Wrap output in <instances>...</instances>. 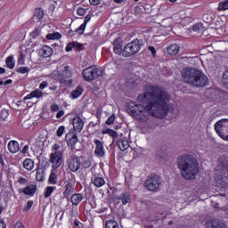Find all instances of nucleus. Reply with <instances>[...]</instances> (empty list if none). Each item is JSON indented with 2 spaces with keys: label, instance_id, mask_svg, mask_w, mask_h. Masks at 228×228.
<instances>
[{
  "label": "nucleus",
  "instance_id": "f257e3e1",
  "mask_svg": "<svg viewBox=\"0 0 228 228\" xmlns=\"http://www.w3.org/2000/svg\"><path fill=\"white\" fill-rule=\"evenodd\" d=\"M148 90L137 96V102L131 101L126 103L127 113L139 122H147L151 115L155 118H165L170 111V94L167 91L158 86H150Z\"/></svg>",
  "mask_w": 228,
  "mask_h": 228
},
{
  "label": "nucleus",
  "instance_id": "f03ea898",
  "mask_svg": "<svg viewBox=\"0 0 228 228\" xmlns=\"http://www.w3.org/2000/svg\"><path fill=\"white\" fill-rule=\"evenodd\" d=\"M177 165L182 177L186 179V181H191L199 175V162L193 155L178 157Z\"/></svg>",
  "mask_w": 228,
  "mask_h": 228
},
{
  "label": "nucleus",
  "instance_id": "7ed1b4c3",
  "mask_svg": "<svg viewBox=\"0 0 228 228\" xmlns=\"http://www.w3.org/2000/svg\"><path fill=\"white\" fill-rule=\"evenodd\" d=\"M182 77L187 85L190 86H195V88H203L208 86L209 79L208 76L199 69L193 68H186L182 71Z\"/></svg>",
  "mask_w": 228,
  "mask_h": 228
},
{
  "label": "nucleus",
  "instance_id": "20e7f679",
  "mask_svg": "<svg viewBox=\"0 0 228 228\" xmlns=\"http://www.w3.org/2000/svg\"><path fill=\"white\" fill-rule=\"evenodd\" d=\"M217 168L220 169L221 175L215 177L216 186L223 191L228 190V157L223 155L218 159Z\"/></svg>",
  "mask_w": 228,
  "mask_h": 228
},
{
  "label": "nucleus",
  "instance_id": "39448f33",
  "mask_svg": "<svg viewBox=\"0 0 228 228\" xmlns=\"http://www.w3.org/2000/svg\"><path fill=\"white\" fill-rule=\"evenodd\" d=\"M143 47V41L142 39L135 38L133 41L127 43L123 48V58H131L134 54H138Z\"/></svg>",
  "mask_w": 228,
  "mask_h": 228
},
{
  "label": "nucleus",
  "instance_id": "423d86ee",
  "mask_svg": "<svg viewBox=\"0 0 228 228\" xmlns=\"http://www.w3.org/2000/svg\"><path fill=\"white\" fill-rule=\"evenodd\" d=\"M102 69L97 68V66L93 65L89 66L88 68L83 69L82 76L85 81L87 83H92L94 79H99V77H102Z\"/></svg>",
  "mask_w": 228,
  "mask_h": 228
},
{
  "label": "nucleus",
  "instance_id": "0eeeda50",
  "mask_svg": "<svg viewBox=\"0 0 228 228\" xmlns=\"http://www.w3.org/2000/svg\"><path fill=\"white\" fill-rule=\"evenodd\" d=\"M65 142L72 152H79V151H81V148H77V144L80 142L79 138L77 137V133H76L75 130H69L65 135Z\"/></svg>",
  "mask_w": 228,
  "mask_h": 228
},
{
  "label": "nucleus",
  "instance_id": "6e6552de",
  "mask_svg": "<svg viewBox=\"0 0 228 228\" xmlns=\"http://www.w3.org/2000/svg\"><path fill=\"white\" fill-rule=\"evenodd\" d=\"M215 131L224 142H228V119L223 118L215 124Z\"/></svg>",
  "mask_w": 228,
  "mask_h": 228
},
{
  "label": "nucleus",
  "instance_id": "1a4fd4ad",
  "mask_svg": "<svg viewBox=\"0 0 228 228\" xmlns=\"http://www.w3.org/2000/svg\"><path fill=\"white\" fill-rule=\"evenodd\" d=\"M49 163H51L53 170H58L63 165V151L52 152L49 156Z\"/></svg>",
  "mask_w": 228,
  "mask_h": 228
},
{
  "label": "nucleus",
  "instance_id": "9d476101",
  "mask_svg": "<svg viewBox=\"0 0 228 228\" xmlns=\"http://www.w3.org/2000/svg\"><path fill=\"white\" fill-rule=\"evenodd\" d=\"M161 184V180L157 175H150L145 181V188L149 191H157L159 190V185Z\"/></svg>",
  "mask_w": 228,
  "mask_h": 228
},
{
  "label": "nucleus",
  "instance_id": "9b49d317",
  "mask_svg": "<svg viewBox=\"0 0 228 228\" xmlns=\"http://www.w3.org/2000/svg\"><path fill=\"white\" fill-rule=\"evenodd\" d=\"M66 163L70 172H77L81 167V159L77 155H70Z\"/></svg>",
  "mask_w": 228,
  "mask_h": 228
},
{
  "label": "nucleus",
  "instance_id": "f8f14e48",
  "mask_svg": "<svg viewBox=\"0 0 228 228\" xmlns=\"http://www.w3.org/2000/svg\"><path fill=\"white\" fill-rule=\"evenodd\" d=\"M37 190L38 188L37 187V184L32 183L18 189V193L20 195H26V197H35V193H37Z\"/></svg>",
  "mask_w": 228,
  "mask_h": 228
},
{
  "label": "nucleus",
  "instance_id": "ddd939ff",
  "mask_svg": "<svg viewBox=\"0 0 228 228\" xmlns=\"http://www.w3.org/2000/svg\"><path fill=\"white\" fill-rule=\"evenodd\" d=\"M122 44H124V39L122 37H117L113 43V52L118 56H124V48H122Z\"/></svg>",
  "mask_w": 228,
  "mask_h": 228
},
{
  "label": "nucleus",
  "instance_id": "4468645a",
  "mask_svg": "<svg viewBox=\"0 0 228 228\" xmlns=\"http://www.w3.org/2000/svg\"><path fill=\"white\" fill-rule=\"evenodd\" d=\"M73 131L77 133H81L83 131V127H85V121L79 116H76L72 119Z\"/></svg>",
  "mask_w": 228,
  "mask_h": 228
},
{
  "label": "nucleus",
  "instance_id": "2eb2a0df",
  "mask_svg": "<svg viewBox=\"0 0 228 228\" xmlns=\"http://www.w3.org/2000/svg\"><path fill=\"white\" fill-rule=\"evenodd\" d=\"M72 49H76V51L80 53V51H85V45L77 41H72L67 44L65 51L66 53H70Z\"/></svg>",
  "mask_w": 228,
  "mask_h": 228
},
{
  "label": "nucleus",
  "instance_id": "dca6fc26",
  "mask_svg": "<svg viewBox=\"0 0 228 228\" xmlns=\"http://www.w3.org/2000/svg\"><path fill=\"white\" fill-rule=\"evenodd\" d=\"M94 143L96 145L94 150L95 156H97V158H104V155L106 154L104 151V144L98 139H95Z\"/></svg>",
  "mask_w": 228,
  "mask_h": 228
},
{
  "label": "nucleus",
  "instance_id": "f3484780",
  "mask_svg": "<svg viewBox=\"0 0 228 228\" xmlns=\"http://www.w3.org/2000/svg\"><path fill=\"white\" fill-rule=\"evenodd\" d=\"M74 191V183L72 182H67L64 186V191L62 192L64 199H70V195H72Z\"/></svg>",
  "mask_w": 228,
  "mask_h": 228
},
{
  "label": "nucleus",
  "instance_id": "a211bd4d",
  "mask_svg": "<svg viewBox=\"0 0 228 228\" xmlns=\"http://www.w3.org/2000/svg\"><path fill=\"white\" fill-rule=\"evenodd\" d=\"M7 149L11 154H17L20 151V144L16 140H11L7 144Z\"/></svg>",
  "mask_w": 228,
  "mask_h": 228
},
{
  "label": "nucleus",
  "instance_id": "6ab92c4d",
  "mask_svg": "<svg viewBox=\"0 0 228 228\" xmlns=\"http://www.w3.org/2000/svg\"><path fill=\"white\" fill-rule=\"evenodd\" d=\"M40 97H44V93L40 89H36L30 94H27L23 98V101H29V99H40Z\"/></svg>",
  "mask_w": 228,
  "mask_h": 228
},
{
  "label": "nucleus",
  "instance_id": "aec40b11",
  "mask_svg": "<svg viewBox=\"0 0 228 228\" xmlns=\"http://www.w3.org/2000/svg\"><path fill=\"white\" fill-rule=\"evenodd\" d=\"M179 51H181V46L178 44H173L167 47V53L170 56H177Z\"/></svg>",
  "mask_w": 228,
  "mask_h": 228
},
{
  "label": "nucleus",
  "instance_id": "412c9836",
  "mask_svg": "<svg viewBox=\"0 0 228 228\" xmlns=\"http://www.w3.org/2000/svg\"><path fill=\"white\" fill-rule=\"evenodd\" d=\"M58 77H61V81H64L65 79H69V77H72V71H70V67L65 66L64 69L59 73Z\"/></svg>",
  "mask_w": 228,
  "mask_h": 228
},
{
  "label": "nucleus",
  "instance_id": "4be33fe9",
  "mask_svg": "<svg viewBox=\"0 0 228 228\" xmlns=\"http://www.w3.org/2000/svg\"><path fill=\"white\" fill-rule=\"evenodd\" d=\"M118 148L121 150L123 152L124 151H127L129 149V141L126 137H122L118 141Z\"/></svg>",
  "mask_w": 228,
  "mask_h": 228
},
{
  "label": "nucleus",
  "instance_id": "5701e85b",
  "mask_svg": "<svg viewBox=\"0 0 228 228\" xmlns=\"http://www.w3.org/2000/svg\"><path fill=\"white\" fill-rule=\"evenodd\" d=\"M84 92H85V89L83 88V86H78L76 87L75 90L71 91L69 95H70L71 99H79V97H81V95H83Z\"/></svg>",
  "mask_w": 228,
  "mask_h": 228
},
{
  "label": "nucleus",
  "instance_id": "b1692460",
  "mask_svg": "<svg viewBox=\"0 0 228 228\" xmlns=\"http://www.w3.org/2000/svg\"><path fill=\"white\" fill-rule=\"evenodd\" d=\"M70 200H71L72 206H79V204L83 202V194L74 193L72 194Z\"/></svg>",
  "mask_w": 228,
  "mask_h": 228
},
{
  "label": "nucleus",
  "instance_id": "393cba45",
  "mask_svg": "<svg viewBox=\"0 0 228 228\" xmlns=\"http://www.w3.org/2000/svg\"><path fill=\"white\" fill-rule=\"evenodd\" d=\"M53 51L49 45H44L40 50V54L43 58H50V56H53Z\"/></svg>",
  "mask_w": 228,
  "mask_h": 228
},
{
  "label": "nucleus",
  "instance_id": "a878e982",
  "mask_svg": "<svg viewBox=\"0 0 228 228\" xmlns=\"http://www.w3.org/2000/svg\"><path fill=\"white\" fill-rule=\"evenodd\" d=\"M118 200H121L123 206H126V204H131V195L128 194V192H122L118 198Z\"/></svg>",
  "mask_w": 228,
  "mask_h": 228
},
{
  "label": "nucleus",
  "instance_id": "bb28decb",
  "mask_svg": "<svg viewBox=\"0 0 228 228\" xmlns=\"http://www.w3.org/2000/svg\"><path fill=\"white\" fill-rule=\"evenodd\" d=\"M23 168L27 170V172H31V170L35 168V161L31 159H26L23 160Z\"/></svg>",
  "mask_w": 228,
  "mask_h": 228
},
{
  "label": "nucleus",
  "instance_id": "cd10ccee",
  "mask_svg": "<svg viewBox=\"0 0 228 228\" xmlns=\"http://www.w3.org/2000/svg\"><path fill=\"white\" fill-rule=\"evenodd\" d=\"M92 181L96 188H101L106 184V181H104V178L102 177L95 176L94 178H92Z\"/></svg>",
  "mask_w": 228,
  "mask_h": 228
},
{
  "label": "nucleus",
  "instance_id": "c85d7f7f",
  "mask_svg": "<svg viewBox=\"0 0 228 228\" xmlns=\"http://www.w3.org/2000/svg\"><path fill=\"white\" fill-rule=\"evenodd\" d=\"M49 184H57L58 183V175H56V170L52 169L51 174L48 178Z\"/></svg>",
  "mask_w": 228,
  "mask_h": 228
},
{
  "label": "nucleus",
  "instance_id": "c756f323",
  "mask_svg": "<svg viewBox=\"0 0 228 228\" xmlns=\"http://www.w3.org/2000/svg\"><path fill=\"white\" fill-rule=\"evenodd\" d=\"M36 180L38 181V183H42L43 181H45V171H44V169L37 170Z\"/></svg>",
  "mask_w": 228,
  "mask_h": 228
},
{
  "label": "nucleus",
  "instance_id": "7c9ffc66",
  "mask_svg": "<svg viewBox=\"0 0 228 228\" xmlns=\"http://www.w3.org/2000/svg\"><path fill=\"white\" fill-rule=\"evenodd\" d=\"M206 228H222V224L216 220H209L206 224Z\"/></svg>",
  "mask_w": 228,
  "mask_h": 228
},
{
  "label": "nucleus",
  "instance_id": "2f4dec72",
  "mask_svg": "<svg viewBox=\"0 0 228 228\" xmlns=\"http://www.w3.org/2000/svg\"><path fill=\"white\" fill-rule=\"evenodd\" d=\"M47 40H60L61 34L60 32H53L46 35Z\"/></svg>",
  "mask_w": 228,
  "mask_h": 228
},
{
  "label": "nucleus",
  "instance_id": "473e14b6",
  "mask_svg": "<svg viewBox=\"0 0 228 228\" xmlns=\"http://www.w3.org/2000/svg\"><path fill=\"white\" fill-rule=\"evenodd\" d=\"M5 63L8 69H15V61H13V56H9L5 59Z\"/></svg>",
  "mask_w": 228,
  "mask_h": 228
},
{
  "label": "nucleus",
  "instance_id": "72a5a7b5",
  "mask_svg": "<svg viewBox=\"0 0 228 228\" xmlns=\"http://www.w3.org/2000/svg\"><path fill=\"white\" fill-rule=\"evenodd\" d=\"M105 228H118V223L115 220H108L105 223Z\"/></svg>",
  "mask_w": 228,
  "mask_h": 228
},
{
  "label": "nucleus",
  "instance_id": "f704fd0d",
  "mask_svg": "<svg viewBox=\"0 0 228 228\" xmlns=\"http://www.w3.org/2000/svg\"><path fill=\"white\" fill-rule=\"evenodd\" d=\"M217 10H218V12H225V10H228V0L220 2L218 4Z\"/></svg>",
  "mask_w": 228,
  "mask_h": 228
},
{
  "label": "nucleus",
  "instance_id": "c9c22d12",
  "mask_svg": "<svg viewBox=\"0 0 228 228\" xmlns=\"http://www.w3.org/2000/svg\"><path fill=\"white\" fill-rule=\"evenodd\" d=\"M34 16H36L38 20H42V19H44V9L41 7L36 8Z\"/></svg>",
  "mask_w": 228,
  "mask_h": 228
},
{
  "label": "nucleus",
  "instance_id": "e433bc0d",
  "mask_svg": "<svg viewBox=\"0 0 228 228\" xmlns=\"http://www.w3.org/2000/svg\"><path fill=\"white\" fill-rule=\"evenodd\" d=\"M103 134H109V136H110L111 138H118V133L111 128H108L103 131Z\"/></svg>",
  "mask_w": 228,
  "mask_h": 228
},
{
  "label": "nucleus",
  "instance_id": "4c0bfd02",
  "mask_svg": "<svg viewBox=\"0 0 228 228\" xmlns=\"http://www.w3.org/2000/svg\"><path fill=\"white\" fill-rule=\"evenodd\" d=\"M54 190H56V187H53V186L46 187L45 191V199H49V196L53 195V191H54Z\"/></svg>",
  "mask_w": 228,
  "mask_h": 228
},
{
  "label": "nucleus",
  "instance_id": "58836bf2",
  "mask_svg": "<svg viewBox=\"0 0 228 228\" xmlns=\"http://www.w3.org/2000/svg\"><path fill=\"white\" fill-rule=\"evenodd\" d=\"M17 183L18 184H20V186H28L29 180L28 178H24L23 176H19Z\"/></svg>",
  "mask_w": 228,
  "mask_h": 228
},
{
  "label": "nucleus",
  "instance_id": "ea45409f",
  "mask_svg": "<svg viewBox=\"0 0 228 228\" xmlns=\"http://www.w3.org/2000/svg\"><path fill=\"white\" fill-rule=\"evenodd\" d=\"M35 204V201L32 200H29L27 202V205L23 208V213H28V211H31V208H33V205Z\"/></svg>",
  "mask_w": 228,
  "mask_h": 228
},
{
  "label": "nucleus",
  "instance_id": "a19ab883",
  "mask_svg": "<svg viewBox=\"0 0 228 228\" xmlns=\"http://www.w3.org/2000/svg\"><path fill=\"white\" fill-rule=\"evenodd\" d=\"M10 116V111L6 109H3L0 112V118H2V120H6L8 118V117Z\"/></svg>",
  "mask_w": 228,
  "mask_h": 228
},
{
  "label": "nucleus",
  "instance_id": "79ce46f5",
  "mask_svg": "<svg viewBox=\"0 0 228 228\" xmlns=\"http://www.w3.org/2000/svg\"><path fill=\"white\" fill-rule=\"evenodd\" d=\"M85 29H86V25L82 23L76 30L75 33H77L78 35H83L85 33Z\"/></svg>",
  "mask_w": 228,
  "mask_h": 228
},
{
  "label": "nucleus",
  "instance_id": "37998d69",
  "mask_svg": "<svg viewBox=\"0 0 228 228\" xmlns=\"http://www.w3.org/2000/svg\"><path fill=\"white\" fill-rule=\"evenodd\" d=\"M16 72H18V74H28V72H29V68L20 67L16 69Z\"/></svg>",
  "mask_w": 228,
  "mask_h": 228
},
{
  "label": "nucleus",
  "instance_id": "c03bdc74",
  "mask_svg": "<svg viewBox=\"0 0 228 228\" xmlns=\"http://www.w3.org/2000/svg\"><path fill=\"white\" fill-rule=\"evenodd\" d=\"M83 168H90L92 167V160L90 159H86L82 162Z\"/></svg>",
  "mask_w": 228,
  "mask_h": 228
},
{
  "label": "nucleus",
  "instance_id": "a18cd8bd",
  "mask_svg": "<svg viewBox=\"0 0 228 228\" xmlns=\"http://www.w3.org/2000/svg\"><path fill=\"white\" fill-rule=\"evenodd\" d=\"M26 58V56L24 55V53L20 52V55L18 57V65H24L25 61L24 59Z\"/></svg>",
  "mask_w": 228,
  "mask_h": 228
},
{
  "label": "nucleus",
  "instance_id": "49530a36",
  "mask_svg": "<svg viewBox=\"0 0 228 228\" xmlns=\"http://www.w3.org/2000/svg\"><path fill=\"white\" fill-rule=\"evenodd\" d=\"M63 133H65V126H59V128L57 129V132H56V135L59 138H61V136H63Z\"/></svg>",
  "mask_w": 228,
  "mask_h": 228
},
{
  "label": "nucleus",
  "instance_id": "de8ad7c7",
  "mask_svg": "<svg viewBox=\"0 0 228 228\" xmlns=\"http://www.w3.org/2000/svg\"><path fill=\"white\" fill-rule=\"evenodd\" d=\"M77 14L80 17H85V15H86V9L83 7H78L77 10Z\"/></svg>",
  "mask_w": 228,
  "mask_h": 228
},
{
  "label": "nucleus",
  "instance_id": "09e8293b",
  "mask_svg": "<svg viewBox=\"0 0 228 228\" xmlns=\"http://www.w3.org/2000/svg\"><path fill=\"white\" fill-rule=\"evenodd\" d=\"M30 37L34 39L38 38V37H40V30L38 28H36L30 33Z\"/></svg>",
  "mask_w": 228,
  "mask_h": 228
},
{
  "label": "nucleus",
  "instance_id": "8fccbe9b",
  "mask_svg": "<svg viewBox=\"0 0 228 228\" xmlns=\"http://www.w3.org/2000/svg\"><path fill=\"white\" fill-rule=\"evenodd\" d=\"M113 122H115V114H112L111 116H110L106 121L107 126H111V124H113Z\"/></svg>",
  "mask_w": 228,
  "mask_h": 228
},
{
  "label": "nucleus",
  "instance_id": "3c124183",
  "mask_svg": "<svg viewBox=\"0 0 228 228\" xmlns=\"http://www.w3.org/2000/svg\"><path fill=\"white\" fill-rule=\"evenodd\" d=\"M47 86H49V82L47 81H43L40 85H39V90H45V88H47Z\"/></svg>",
  "mask_w": 228,
  "mask_h": 228
},
{
  "label": "nucleus",
  "instance_id": "603ef678",
  "mask_svg": "<svg viewBox=\"0 0 228 228\" xmlns=\"http://www.w3.org/2000/svg\"><path fill=\"white\" fill-rule=\"evenodd\" d=\"M50 110L51 111H60V105L59 104H56V103H53L51 105L50 107Z\"/></svg>",
  "mask_w": 228,
  "mask_h": 228
},
{
  "label": "nucleus",
  "instance_id": "864d4df0",
  "mask_svg": "<svg viewBox=\"0 0 228 228\" xmlns=\"http://www.w3.org/2000/svg\"><path fill=\"white\" fill-rule=\"evenodd\" d=\"M102 0H89V4L91 6H99L101 4Z\"/></svg>",
  "mask_w": 228,
  "mask_h": 228
},
{
  "label": "nucleus",
  "instance_id": "5fc2aeb1",
  "mask_svg": "<svg viewBox=\"0 0 228 228\" xmlns=\"http://www.w3.org/2000/svg\"><path fill=\"white\" fill-rule=\"evenodd\" d=\"M148 49H149V51L151 53L153 58H156V53H157L156 47H154V46H149Z\"/></svg>",
  "mask_w": 228,
  "mask_h": 228
},
{
  "label": "nucleus",
  "instance_id": "6e6d98bb",
  "mask_svg": "<svg viewBox=\"0 0 228 228\" xmlns=\"http://www.w3.org/2000/svg\"><path fill=\"white\" fill-rule=\"evenodd\" d=\"M92 19V15L90 14H87L86 17H85V20H84V25L86 26L88 24V22H90Z\"/></svg>",
  "mask_w": 228,
  "mask_h": 228
},
{
  "label": "nucleus",
  "instance_id": "4d7b16f0",
  "mask_svg": "<svg viewBox=\"0 0 228 228\" xmlns=\"http://www.w3.org/2000/svg\"><path fill=\"white\" fill-rule=\"evenodd\" d=\"M28 151H29V145L26 144L23 149L20 151L21 154H28Z\"/></svg>",
  "mask_w": 228,
  "mask_h": 228
},
{
  "label": "nucleus",
  "instance_id": "13d9d810",
  "mask_svg": "<svg viewBox=\"0 0 228 228\" xmlns=\"http://www.w3.org/2000/svg\"><path fill=\"white\" fill-rule=\"evenodd\" d=\"M63 115H65V111L64 110H59L56 114V118H61V117H63Z\"/></svg>",
  "mask_w": 228,
  "mask_h": 228
},
{
  "label": "nucleus",
  "instance_id": "bf43d9fd",
  "mask_svg": "<svg viewBox=\"0 0 228 228\" xmlns=\"http://www.w3.org/2000/svg\"><path fill=\"white\" fill-rule=\"evenodd\" d=\"M157 156H158V158H160V159L165 158V151H159L157 152Z\"/></svg>",
  "mask_w": 228,
  "mask_h": 228
},
{
  "label": "nucleus",
  "instance_id": "052dcab7",
  "mask_svg": "<svg viewBox=\"0 0 228 228\" xmlns=\"http://www.w3.org/2000/svg\"><path fill=\"white\" fill-rule=\"evenodd\" d=\"M14 228H26V226H24L21 222H19V221H18V222L14 224Z\"/></svg>",
  "mask_w": 228,
  "mask_h": 228
},
{
  "label": "nucleus",
  "instance_id": "680f3d73",
  "mask_svg": "<svg viewBox=\"0 0 228 228\" xmlns=\"http://www.w3.org/2000/svg\"><path fill=\"white\" fill-rule=\"evenodd\" d=\"M49 90H51L52 92H56V90H58V86L52 84V86L49 87Z\"/></svg>",
  "mask_w": 228,
  "mask_h": 228
},
{
  "label": "nucleus",
  "instance_id": "e2e57ef3",
  "mask_svg": "<svg viewBox=\"0 0 228 228\" xmlns=\"http://www.w3.org/2000/svg\"><path fill=\"white\" fill-rule=\"evenodd\" d=\"M53 151H56L55 152H58V151H60V144L54 143V144L53 145Z\"/></svg>",
  "mask_w": 228,
  "mask_h": 228
},
{
  "label": "nucleus",
  "instance_id": "0e129e2a",
  "mask_svg": "<svg viewBox=\"0 0 228 228\" xmlns=\"http://www.w3.org/2000/svg\"><path fill=\"white\" fill-rule=\"evenodd\" d=\"M0 228H6V223H4V219L0 221Z\"/></svg>",
  "mask_w": 228,
  "mask_h": 228
},
{
  "label": "nucleus",
  "instance_id": "69168bd1",
  "mask_svg": "<svg viewBox=\"0 0 228 228\" xmlns=\"http://www.w3.org/2000/svg\"><path fill=\"white\" fill-rule=\"evenodd\" d=\"M76 33H77L76 30H72V29L68 31V35L69 37H74V35H76Z\"/></svg>",
  "mask_w": 228,
  "mask_h": 228
},
{
  "label": "nucleus",
  "instance_id": "338daca9",
  "mask_svg": "<svg viewBox=\"0 0 228 228\" xmlns=\"http://www.w3.org/2000/svg\"><path fill=\"white\" fill-rule=\"evenodd\" d=\"M0 165L1 167H4V159H3V155L0 153Z\"/></svg>",
  "mask_w": 228,
  "mask_h": 228
},
{
  "label": "nucleus",
  "instance_id": "774afa93",
  "mask_svg": "<svg viewBox=\"0 0 228 228\" xmlns=\"http://www.w3.org/2000/svg\"><path fill=\"white\" fill-rule=\"evenodd\" d=\"M80 224H81V222H79V220H77V219H76V220L74 221V226H75V227H79Z\"/></svg>",
  "mask_w": 228,
  "mask_h": 228
}]
</instances>
